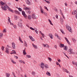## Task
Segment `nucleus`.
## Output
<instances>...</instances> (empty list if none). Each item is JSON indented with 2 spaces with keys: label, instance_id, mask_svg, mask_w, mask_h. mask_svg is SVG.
<instances>
[{
  "label": "nucleus",
  "instance_id": "obj_52",
  "mask_svg": "<svg viewBox=\"0 0 77 77\" xmlns=\"http://www.w3.org/2000/svg\"><path fill=\"white\" fill-rule=\"evenodd\" d=\"M13 54H16V52L15 51L13 50Z\"/></svg>",
  "mask_w": 77,
  "mask_h": 77
},
{
  "label": "nucleus",
  "instance_id": "obj_46",
  "mask_svg": "<svg viewBox=\"0 0 77 77\" xmlns=\"http://www.w3.org/2000/svg\"><path fill=\"white\" fill-rule=\"evenodd\" d=\"M18 10L20 12H21V11H22V10L21 8H18Z\"/></svg>",
  "mask_w": 77,
  "mask_h": 77
},
{
  "label": "nucleus",
  "instance_id": "obj_6",
  "mask_svg": "<svg viewBox=\"0 0 77 77\" xmlns=\"http://www.w3.org/2000/svg\"><path fill=\"white\" fill-rule=\"evenodd\" d=\"M45 64L44 63L42 62L40 64V67L41 68H42L43 70H44V69L45 68Z\"/></svg>",
  "mask_w": 77,
  "mask_h": 77
},
{
  "label": "nucleus",
  "instance_id": "obj_34",
  "mask_svg": "<svg viewBox=\"0 0 77 77\" xmlns=\"http://www.w3.org/2000/svg\"><path fill=\"white\" fill-rule=\"evenodd\" d=\"M6 29H4L3 30L2 32L3 33H5L6 32Z\"/></svg>",
  "mask_w": 77,
  "mask_h": 77
},
{
  "label": "nucleus",
  "instance_id": "obj_57",
  "mask_svg": "<svg viewBox=\"0 0 77 77\" xmlns=\"http://www.w3.org/2000/svg\"><path fill=\"white\" fill-rule=\"evenodd\" d=\"M10 60H11V61L12 62H13L14 61L13 59H12V58H10Z\"/></svg>",
  "mask_w": 77,
  "mask_h": 77
},
{
  "label": "nucleus",
  "instance_id": "obj_10",
  "mask_svg": "<svg viewBox=\"0 0 77 77\" xmlns=\"http://www.w3.org/2000/svg\"><path fill=\"white\" fill-rule=\"evenodd\" d=\"M29 38L32 41H35V39L33 38H32V36H29Z\"/></svg>",
  "mask_w": 77,
  "mask_h": 77
},
{
  "label": "nucleus",
  "instance_id": "obj_39",
  "mask_svg": "<svg viewBox=\"0 0 77 77\" xmlns=\"http://www.w3.org/2000/svg\"><path fill=\"white\" fill-rule=\"evenodd\" d=\"M60 31L61 33H62L63 35L65 34V32H63V31L62 29H60Z\"/></svg>",
  "mask_w": 77,
  "mask_h": 77
},
{
  "label": "nucleus",
  "instance_id": "obj_59",
  "mask_svg": "<svg viewBox=\"0 0 77 77\" xmlns=\"http://www.w3.org/2000/svg\"><path fill=\"white\" fill-rule=\"evenodd\" d=\"M10 23V25H11V26H12V25H13L14 24L13 23H11V22H9Z\"/></svg>",
  "mask_w": 77,
  "mask_h": 77
},
{
  "label": "nucleus",
  "instance_id": "obj_51",
  "mask_svg": "<svg viewBox=\"0 0 77 77\" xmlns=\"http://www.w3.org/2000/svg\"><path fill=\"white\" fill-rule=\"evenodd\" d=\"M72 40L73 41V42L74 43H75V41H76V40H75V39L74 38H72Z\"/></svg>",
  "mask_w": 77,
  "mask_h": 77
},
{
  "label": "nucleus",
  "instance_id": "obj_43",
  "mask_svg": "<svg viewBox=\"0 0 77 77\" xmlns=\"http://www.w3.org/2000/svg\"><path fill=\"white\" fill-rule=\"evenodd\" d=\"M45 1L47 4H49L50 3V2L48 0H45Z\"/></svg>",
  "mask_w": 77,
  "mask_h": 77
},
{
  "label": "nucleus",
  "instance_id": "obj_41",
  "mask_svg": "<svg viewBox=\"0 0 77 77\" xmlns=\"http://www.w3.org/2000/svg\"><path fill=\"white\" fill-rule=\"evenodd\" d=\"M14 19L16 20H17V16L16 15H14Z\"/></svg>",
  "mask_w": 77,
  "mask_h": 77
},
{
  "label": "nucleus",
  "instance_id": "obj_61",
  "mask_svg": "<svg viewBox=\"0 0 77 77\" xmlns=\"http://www.w3.org/2000/svg\"><path fill=\"white\" fill-rule=\"evenodd\" d=\"M57 60L58 62H59V63L61 62V60L60 59H57Z\"/></svg>",
  "mask_w": 77,
  "mask_h": 77
},
{
  "label": "nucleus",
  "instance_id": "obj_12",
  "mask_svg": "<svg viewBox=\"0 0 77 77\" xmlns=\"http://www.w3.org/2000/svg\"><path fill=\"white\" fill-rule=\"evenodd\" d=\"M26 4L29 5H31V2L29 1V0H26Z\"/></svg>",
  "mask_w": 77,
  "mask_h": 77
},
{
  "label": "nucleus",
  "instance_id": "obj_13",
  "mask_svg": "<svg viewBox=\"0 0 77 77\" xmlns=\"http://www.w3.org/2000/svg\"><path fill=\"white\" fill-rule=\"evenodd\" d=\"M0 5L1 6H5V5H5L3 2L2 1L0 2Z\"/></svg>",
  "mask_w": 77,
  "mask_h": 77
},
{
  "label": "nucleus",
  "instance_id": "obj_62",
  "mask_svg": "<svg viewBox=\"0 0 77 77\" xmlns=\"http://www.w3.org/2000/svg\"><path fill=\"white\" fill-rule=\"evenodd\" d=\"M24 77H28V76L26 74L24 75Z\"/></svg>",
  "mask_w": 77,
  "mask_h": 77
},
{
  "label": "nucleus",
  "instance_id": "obj_11",
  "mask_svg": "<svg viewBox=\"0 0 77 77\" xmlns=\"http://www.w3.org/2000/svg\"><path fill=\"white\" fill-rule=\"evenodd\" d=\"M22 15H23L24 17H26V15L25 14V12L24 11H22Z\"/></svg>",
  "mask_w": 77,
  "mask_h": 77
},
{
  "label": "nucleus",
  "instance_id": "obj_30",
  "mask_svg": "<svg viewBox=\"0 0 77 77\" xmlns=\"http://www.w3.org/2000/svg\"><path fill=\"white\" fill-rule=\"evenodd\" d=\"M72 63L74 65H76V66L77 67V63H75L74 61H73Z\"/></svg>",
  "mask_w": 77,
  "mask_h": 77
},
{
  "label": "nucleus",
  "instance_id": "obj_56",
  "mask_svg": "<svg viewBox=\"0 0 77 77\" xmlns=\"http://www.w3.org/2000/svg\"><path fill=\"white\" fill-rule=\"evenodd\" d=\"M41 35H42V37L43 38H45V34L44 33H42V34H41Z\"/></svg>",
  "mask_w": 77,
  "mask_h": 77
},
{
  "label": "nucleus",
  "instance_id": "obj_50",
  "mask_svg": "<svg viewBox=\"0 0 77 77\" xmlns=\"http://www.w3.org/2000/svg\"><path fill=\"white\" fill-rule=\"evenodd\" d=\"M54 35H55V36L56 37L58 36V35L57 33H55Z\"/></svg>",
  "mask_w": 77,
  "mask_h": 77
},
{
  "label": "nucleus",
  "instance_id": "obj_58",
  "mask_svg": "<svg viewBox=\"0 0 77 77\" xmlns=\"http://www.w3.org/2000/svg\"><path fill=\"white\" fill-rule=\"evenodd\" d=\"M58 15H56L55 17L57 19H58Z\"/></svg>",
  "mask_w": 77,
  "mask_h": 77
},
{
  "label": "nucleus",
  "instance_id": "obj_49",
  "mask_svg": "<svg viewBox=\"0 0 77 77\" xmlns=\"http://www.w3.org/2000/svg\"><path fill=\"white\" fill-rule=\"evenodd\" d=\"M46 47L47 48H49L50 47L47 44H46Z\"/></svg>",
  "mask_w": 77,
  "mask_h": 77
},
{
  "label": "nucleus",
  "instance_id": "obj_2",
  "mask_svg": "<svg viewBox=\"0 0 77 77\" xmlns=\"http://www.w3.org/2000/svg\"><path fill=\"white\" fill-rule=\"evenodd\" d=\"M17 26H18L20 28L22 29L24 27L22 23L20 21L18 23H17Z\"/></svg>",
  "mask_w": 77,
  "mask_h": 77
},
{
  "label": "nucleus",
  "instance_id": "obj_42",
  "mask_svg": "<svg viewBox=\"0 0 77 77\" xmlns=\"http://www.w3.org/2000/svg\"><path fill=\"white\" fill-rule=\"evenodd\" d=\"M28 19L29 20L31 19V17L30 15H29L28 16Z\"/></svg>",
  "mask_w": 77,
  "mask_h": 77
},
{
  "label": "nucleus",
  "instance_id": "obj_53",
  "mask_svg": "<svg viewBox=\"0 0 77 77\" xmlns=\"http://www.w3.org/2000/svg\"><path fill=\"white\" fill-rule=\"evenodd\" d=\"M23 60H19V62L20 63H22V62H23Z\"/></svg>",
  "mask_w": 77,
  "mask_h": 77
},
{
  "label": "nucleus",
  "instance_id": "obj_20",
  "mask_svg": "<svg viewBox=\"0 0 77 77\" xmlns=\"http://www.w3.org/2000/svg\"><path fill=\"white\" fill-rule=\"evenodd\" d=\"M59 46L60 48H62L64 47L65 45H64V44H60V45H59Z\"/></svg>",
  "mask_w": 77,
  "mask_h": 77
},
{
  "label": "nucleus",
  "instance_id": "obj_37",
  "mask_svg": "<svg viewBox=\"0 0 77 77\" xmlns=\"http://www.w3.org/2000/svg\"><path fill=\"white\" fill-rule=\"evenodd\" d=\"M41 13H42V14H44L45 15V16H47V14L46 13L44 12H41Z\"/></svg>",
  "mask_w": 77,
  "mask_h": 77
},
{
  "label": "nucleus",
  "instance_id": "obj_31",
  "mask_svg": "<svg viewBox=\"0 0 77 77\" xmlns=\"http://www.w3.org/2000/svg\"><path fill=\"white\" fill-rule=\"evenodd\" d=\"M67 46H65L64 48V50L67 51L68 49L67 48Z\"/></svg>",
  "mask_w": 77,
  "mask_h": 77
},
{
  "label": "nucleus",
  "instance_id": "obj_38",
  "mask_svg": "<svg viewBox=\"0 0 77 77\" xmlns=\"http://www.w3.org/2000/svg\"><path fill=\"white\" fill-rule=\"evenodd\" d=\"M40 8L41 11V13L43 11H42V7L41 6H40Z\"/></svg>",
  "mask_w": 77,
  "mask_h": 77
},
{
  "label": "nucleus",
  "instance_id": "obj_26",
  "mask_svg": "<svg viewBox=\"0 0 77 77\" xmlns=\"http://www.w3.org/2000/svg\"><path fill=\"white\" fill-rule=\"evenodd\" d=\"M34 29H35L34 30L35 31V32L36 33V34H38V31H37V29L35 28H34Z\"/></svg>",
  "mask_w": 77,
  "mask_h": 77
},
{
  "label": "nucleus",
  "instance_id": "obj_32",
  "mask_svg": "<svg viewBox=\"0 0 77 77\" xmlns=\"http://www.w3.org/2000/svg\"><path fill=\"white\" fill-rule=\"evenodd\" d=\"M24 43L25 44V45H25V46L26 47H27V43L25 42V41H24Z\"/></svg>",
  "mask_w": 77,
  "mask_h": 77
},
{
  "label": "nucleus",
  "instance_id": "obj_29",
  "mask_svg": "<svg viewBox=\"0 0 77 77\" xmlns=\"http://www.w3.org/2000/svg\"><path fill=\"white\" fill-rule=\"evenodd\" d=\"M26 12L28 14H31V11L30 10H26Z\"/></svg>",
  "mask_w": 77,
  "mask_h": 77
},
{
  "label": "nucleus",
  "instance_id": "obj_48",
  "mask_svg": "<svg viewBox=\"0 0 77 77\" xmlns=\"http://www.w3.org/2000/svg\"><path fill=\"white\" fill-rule=\"evenodd\" d=\"M8 21L9 22V23H10L11 22V21L10 20V17H8Z\"/></svg>",
  "mask_w": 77,
  "mask_h": 77
},
{
  "label": "nucleus",
  "instance_id": "obj_16",
  "mask_svg": "<svg viewBox=\"0 0 77 77\" xmlns=\"http://www.w3.org/2000/svg\"><path fill=\"white\" fill-rule=\"evenodd\" d=\"M44 67H45V68L46 69H48V68H49V66L47 64H45V65Z\"/></svg>",
  "mask_w": 77,
  "mask_h": 77
},
{
  "label": "nucleus",
  "instance_id": "obj_17",
  "mask_svg": "<svg viewBox=\"0 0 77 77\" xmlns=\"http://www.w3.org/2000/svg\"><path fill=\"white\" fill-rule=\"evenodd\" d=\"M60 12L61 14V15H62V17L63 18V19H65V17H64V16H63V13H62V10H60Z\"/></svg>",
  "mask_w": 77,
  "mask_h": 77
},
{
  "label": "nucleus",
  "instance_id": "obj_36",
  "mask_svg": "<svg viewBox=\"0 0 77 77\" xmlns=\"http://www.w3.org/2000/svg\"><path fill=\"white\" fill-rule=\"evenodd\" d=\"M26 57L28 58H31V56L30 55H27L26 56Z\"/></svg>",
  "mask_w": 77,
  "mask_h": 77
},
{
  "label": "nucleus",
  "instance_id": "obj_55",
  "mask_svg": "<svg viewBox=\"0 0 77 77\" xmlns=\"http://www.w3.org/2000/svg\"><path fill=\"white\" fill-rule=\"evenodd\" d=\"M42 45H43L44 47H46V44H42Z\"/></svg>",
  "mask_w": 77,
  "mask_h": 77
},
{
  "label": "nucleus",
  "instance_id": "obj_23",
  "mask_svg": "<svg viewBox=\"0 0 77 77\" xmlns=\"http://www.w3.org/2000/svg\"><path fill=\"white\" fill-rule=\"evenodd\" d=\"M46 74L47 75H48L49 76H51V74L48 71H47V72L46 73Z\"/></svg>",
  "mask_w": 77,
  "mask_h": 77
},
{
  "label": "nucleus",
  "instance_id": "obj_44",
  "mask_svg": "<svg viewBox=\"0 0 77 77\" xmlns=\"http://www.w3.org/2000/svg\"><path fill=\"white\" fill-rule=\"evenodd\" d=\"M48 60H50L49 61L50 62H51V61L52 59L51 58H49V57H48Z\"/></svg>",
  "mask_w": 77,
  "mask_h": 77
},
{
  "label": "nucleus",
  "instance_id": "obj_45",
  "mask_svg": "<svg viewBox=\"0 0 77 77\" xmlns=\"http://www.w3.org/2000/svg\"><path fill=\"white\" fill-rule=\"evenodd\" d=\"M5 48V47L3 46H2V48H1V49L2 50V51H4V49Z\"/></svg>",
  "mask_w": 77,
  "mask_h": 77
},
{
  "label": "nucleus",
  "instance_id": "obj_4",
  "mask_svg": "<svg viewBox=\"0 0 77 77\" xmlns=\"http://www.w3.org/2000/svg\"><path fill=\"white\" fill-rule=\"evenodd\" d=\"M66 28L67 29L68 31H69L70 32H72V28L71 27L69 26L66 25Z\"/></svg>",
  "mask_w": 77,
  "mask_h": 77
},
{
  "label": "nucleus",
  "instance_id": "obj_27",
  "mask_svg": "<svg viewBox=\"0 0 77 77\" xmlns=\"http://www.w3.org/2000/svg\"><path fill=\"white\" fill-rule=\"evenodd\" d=\"M25 49H26V48H25V49H24L23 51V54L25 55L26 54H27V53H26L25 51Z\"/></svg>",
  "mask_w": 77,
  "mask_h": 77
},
{
  "label": "nucleus",
  "instance_id": "obj_64",
  "mask_svg": "<svg viewBox=\"0 0 77 77\" xmlns=\"http://www.w3.org/2000/svg\"><path fill=\"white\" fill-rule=\"evenodd\" d=\"M54 47L56 49H57V46L56 45H54Z\"/></svg>",
  "mask_w": 77,
  "mask_h": 77
},
{
  "label": "nucleus",
  "instance_id": "obj_33",
  "mask_svg": "<svg viewBox=\"0 0 77 77\" xmlns=\"http://www.w3.org/2000/svg\"><path fill=\"white\" fill-rule=\"evenodd\" d=\"M60 21L61 22V23L62 24L63 23V20L62 18L61 17L60 18Z\"/></svg>",
  "mask_w": 77,
  "mask_h": 77
},
{
  "label": "nucleus",
  "instance_id": "obj_63",
  "mask_svg": "<svg viewBox=\"0 0 77 77\" xmlns=\"http://www.w3.org/2000/svg\"><path fill=\"white\" fill-rule=\"evenodd\" d=\"M12 74L13 76H15V73H14V72H12Z\"/></svg>",
  "mask_w": 77,
  "mask_h": 77
},
{
  "label": "nucleus",
  "instance_id": "obj_35",
  "mask_svg": "<svg viewBox=\"0 0 77 77\" xmlns=\"http://www.w3.org/2000/svg\"><path fill=\"white\" fill-rule=\"evenodd\" d=\"M48 20L49 22L50 23V24L51 25L53 26V24L52 23L51 21L49 19H48Z\"/></svg>",
  "mask_w": 77,
  "mask_h": 77
},
{
  "label": "nucleus",
  "instance_id": "obj_8",
  "mask_svg": "<svg viewBox=\"0 0 77 77\" xmlns=\"http://www.w3.org/2000/svg\"><path fill=\"white\" fill-rule=\"evenodd\" d=\"M12 46L13 49H15V45L14 42H13L12 43Z\"/></svg>",
  "mask_w": 77,
  "mask_h": 77
},
{
  "label": "nucleus",
  "instance_id": "obj_60",
  "mask_svg": "<svg viewBox=\"0 0 77 77\" xmlns=\"http://www.w3.org/2000/svg\"><path fill=\"white\" fill-rule=\"evenodd\" d=\"M7 47H8V48H11V47L10 46H9L8 45H7Z\"/></svg>",
  "mask_w": 77,
  "mask_h": 77
},
{
  "label": "nucleus",
  "instance_id": "obj_14",
  "mask_svg": "<svg viewBox=\"0 0 77 77\" xmlns=\"http://www.w3.org/2000/svg\"><path fill=\"white\" fill-rule=\"evenodd\" d=\"M72 14L73 15H77V12L75 10H74L72 12Z\"/></svg>",
  "mask_w": 77,
  "mask_h": 77
},
{
  "label": "nucleus",
  "instance_id": "obj_7",
  "mask_svg": "<svg viewBox=\"0 0 77 77\" xmlns=\"http://www.w3.org/2000/svg\"><path fill=\"white\" fill-rule=\"evenodd\" d=\"M5 51L6 53L9 54V52H10V49L8 48H6Z\"/></svg>",
  "mask_w": 77,
  "mask_h": 77
},
{
  "label": "nucleus",
  "instance_id": "obj_9",
  "mask_svg": "<svg viewBox=\"0 0 77 77\" xmlns=\"http://www.w3.org/2000/svg\"><path fill=\"white\" fill-rule=\"evenodd\" d=\"M63 71L67 72V73H69V72L68 70L66 69H65L63 67L62 68Z\"/></svg>",
  "mask_w": 77,
  "mask_h": 77
},
{
  "label": "nucleus",
  "instance_id": "obj_54",
  "mask_svg": "<svg viewBox=\"0 0 77 77\" xmlns=\"http://www.w3.org/2000/svg\"><path fill=\"white\" fill-rule=\"evenodd\" d=\"M14 58H15V59H18V57L15 56H14Z\"/></svg>",
  "mask_w": 77,
  "mask_h": 77
},
{
  "label": "nucleus",
  "instance_id": "obj_19",
  "mask_svg": "<svg viewBox=\"0 0 77 77\" xmlns=\"http://www.w3.org/2000/svg\"><path fill=\"white\" fill-rule=\"evenodd\" d=\"M32 45L33 46V47L34 48H35L36 49H38V47L36 45H34L33 43H32Z\"/></svg>",
  "mask_w": 77,
  "mask_h": 77
},
{
  "label": "nucleus",
  "instance_id": "obj_24",
  "mask_svg": "<svg viewBox=\"0 0 77 77\" xmlns=\"http://www.w3.org/2000/svg\"><path fill=\"white\" fill-rule=\"evenodd\" d=\"M13 26L14 29H17V25H16V24H14L13 25Z\"/></svg>",
  "mask_w": 77,
  "mask_h": 77
},
{
  "label": "nucleus",
  "instance_id": "obj_15",
  "mask_svg": "<svg viewBox=\"0 0 77 77\" xmlns=\"http://www.w3.org/2000/svg\"><path fill=\"white\" fill-rule=\"evenodd\" d=\"M48 35L50 37L51 39H52L53 38V35L51 33H49V34Z\"/></svg>",
  "mask_w": 77,
  "mask_h": 77
},
{
  "label": "nucleus",
  "instance_id": "obj_22",
  "mask_svg": "<svg viewBox=\"0 0 77 77\" xmlns=\"http://www.w3.org/2000/svg\"><path fill=\"white\" fill-rule=\"evenodd\" d=\"M23 9L24 10H30V8H23Z\"/></svg>",
  "mask_w": 77,
  "mask_h": 77
},
{
  "label": "nucleus",
  "instance_id": "obj_47",
  "mask_svg": "<svg viewBox=\"0 0 77 77\" xmlns=\"http://www.w3.org/2000/svg\"><path fill=\"white\" fill-rule=\"evenodd\" d=\"M30 29L31 30H32L33 31H34L35 30V29H34L33 28H32V27H30Z\"/></svg>",
  "mask_w": 77,
  "mask_h": 77
},
{
  "label": "nucleus",
  "instance_id": "obj_28",
  "mask_svg": "<svg viewBox=\"0 0 77 77\" xmlns=\"http://www.w3.org/2000/svg\"><path fill=\"white\" fill-rule=\"evenodd\" d=\"M35 74H36V73L34 71H32V75L33 76H35Z\"/></svg>",
  "mask_w": 77,
  "mask_h": 77
},
{
  "label": "nucleus",
  "instance_id": "obj_5",
  "mask_svg": "<svg viewBox=\"0 0 77 77\" xmlns=\"http://www.w3.org/2000/svg\"><path fill=\"white\" fill-rule=\"evenodd\" d=\"M31 17L32 19H38L37 17L36 16V14L34 13H33L32 14Z\"/></svg>",
  "mask_w": 77,
  "mask_h": 77
},
{
  "label": "nucleus",
  "instance_id": "obj_3",
  "mask_svg": "<svg viewBox=\"0 0 77 77\" xmlns=\"http://www.w3.org/2000/svg\"><path fill=\"white\" fill-rule=\"evenodd\" d=\"M73 50L72 49L69 48V51H68V52L69 54H75V52H74L72 51Z\"/></svg>",
  "mask_w": 77,
  "mask_h": 77
},
{
  "label": "nucleus",
  "instance_id": "obj_40",
  "mask_svg": "<svg viewBox=\"0 0 77 77\" xmlns=\"http://www.w3.org/2000/svg\"><path fill=\"white\" fill-rule=\"evenodd\" d=\"M57 39H59L60 40H61V38L60 37V36H57Z\"/></svg>",
  "mask_w": 77,
  "mask_h": 77
},
{
  "label": "nucleus",
  "instance_id": "obj_1",
  "mask_svg": "<svg viewBox=\"0 0 77 77\" xmlns=\"http://www.w3.org/2000/svg\"><path fill=\"white\" fill-rule=\"evenodd\" d=\"M1 7L2 10L3 11H7V9L9 11L12 12V13H14V11L11 10V9L7 5H5L2 6Z\"/></svg>",
  "mask_w": 77,
  "mask_h": 77
},
{
  "label": "nucleus",
  "instance_id": "obj_18",
  "mask_svg": "<svg viewBox=\"0 0 77 77\" xmlns=\"http://www.w3.org/2000/svg\"><path fill=\"white\" fill-rule=\"evenodd\" d=\"M5 75L6 77H9L10 76V75L9 73H6Z\"/></svg>",
  "mask_w": 77,
  "mask_h": 77
},
{
  "label": "nucleus",
  "instance_id": "obj_21",
  "mask_svg": "<svg viewBox=\"0 0 77 77\" xmlns=\"http://www.w3.org/2000/svg\"><path fill=\"white\" fill-rule=\"evenodd\" d=\"M14 12L16 14H17L19 15H20V12L18 11H17V10L14 11Z\"/></svg>",
  "mask_w": 77,
  "mask_h": 77
},
{
  "label": "nucleus",
  "instance_id": "obj_25",
  "mask_svg": "<svg viewBox=\"0 0 77 77\" xmlns=\"http://www.w3.org/2000/svg\"><path fill=\"white\" fill-rule=\"evenodd\" d=\"M3 36V33H0V38L1 39Z\"/></svg>",
  "mask_w": 77,
  "mask_h": 77
}]
</instances>
